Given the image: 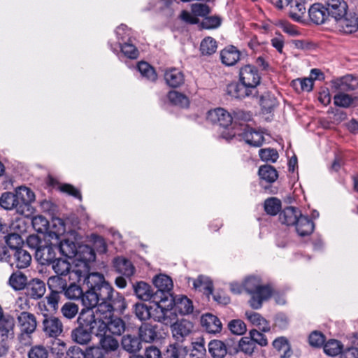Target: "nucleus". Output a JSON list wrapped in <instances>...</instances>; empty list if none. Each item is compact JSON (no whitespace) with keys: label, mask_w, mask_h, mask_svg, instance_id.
<instances>
[{"label":"nucleus","mask_w":358,"mask_h":358,"mask_svg":"<svg viewBox=\"0 0 358 358\" xmlns=\"http://www.w3.org/2000/svg\"><path fill=\"white\" fill-rule=\"evenodd\" d=\"M100 344L103 350L106 352L115 351L119 347L118 341L111 336H104L100 339Z\"/></svg>","instance_id":"nucleus-58"},{"label":"nucleus","mask_w":358,"mask_h":358,"mask_svg":"<svg viewBox=\"0 0 358 358\" xmlns=\"http://www.w3.org/2000/svg\"><path fill=\"white\" fill-rule=\"evenodd\" d=\"M169 101L177 106L185 108L189 106V99L182 93L177 91H171L168 94Z\"/></svg>","instance_id":"nucleus-51"},{"label":"nucleus","mask_w":358,"mask_h":358,"mask_svg":"<svg viewBox=\"0 0 358 358\" xmlns=\"http://www.w3.org/2000/svg\"><path fill=\"white\" fill-rule=\"evenodd\" d=\"M92 319L90 313H85L81 310L78 317V327L72 330L71 334V339L79 345H87L92 339V331L89 325H92Z\"/></svg>","instance_id":"nucleus-5"},{"label":"nucleus","mask_w":358,"mask_h":358,"mask_svg":"<svg viewBox=\"0 0 358 358\" xmlns=\"http://www.w3.org/2000/svg\"><path fill=\"white\" fill-rule=\"evenodd\" d=\"M82 311L85 313H90L91 315L92 319L90 322L92 324V325H89V329L91 330L92 333L97 336L103 337L106 336V332L108 331H109L108 320L96 317L94 311L91 310H82Z\"/></svg>","instance_id":"nucleus-14"},{"label":"nucleus","mask_w":358,"mask_h":358,"mask_svg":"<svg viewBox=\"0 0 358 358\" xmlns=\"http://www.w3.org/2000/svg\"><path fill=\"white\" fill-rule=\"evenodd\" d=\"M342 345L337 340H330L324 345V352L331 357L336 356L342 352Z\"/></svg>","instance_id":"nucleus-54"},{"label":"nucleus","mask_w":358,"mask_h":358,"mask_svg":"<svg viewBox=\"0 0 358 358\" xmlns=\"http://www.w3.org/2000/svg\"><path fill=\"white\" fill-rule=\"evenodd\" d=\"M192 280L194 289L204 290L208 294L212 293L213 284L209 278L200 275L196 279Z\"/></svg>","instance_id":"nucleus-52"},{"label":"nucleus","mask_w":358,"mask_h":358,"mask_svg":"<svg viewBox=\"0 0 358 358\" xmlns=\"http://www.w3.org/2000/svg\"><path fill=\"white\" fill-rule=\"evenodd\" d=\"M192 13L182 10L180 13V19L186 23L194 24L199 23L197 17H205L210 13L209 7L203 3H192L191 5Z\"/></svg>","instance_id":"nucleus-6"},{"label":"nucleus","mask_w":358,"mask_h":358,"mask_svg":"<svg viewBox=\"0 0 358 358\" xmlns=\"http://www.w3.org/2000/svg\"><path fill=\"white\" fill-rule=\"evenodd\" d=\"M48 286L50 291L62 293L66 287V280L60 277V275L51 276L48 280Z\"/></svg>","instance_id":"nucleus-44"},{"label":"nucleus","mask_w":358,"mask_h":358,"mask_svg":"<svg viewBox=\"0 0 358 358\" xmlns=\"http://www.w3.org/2000/svg\"><path fill=\"white\" fill-rule=\"evenodd\" d=\"M78 306L74 303L67 302L63 305L61 312L67 319L73 318L78 313Z\"/></svg>","instance_id":"nucleus-63"},{"label":"nucleus","mask_w":358,"mask_h":358,"mask_svg":"<svg viewBox=\"0 0 358 358\" xmlns=\"http://www.w3.org/2000/svg\"><path fill=\"white\" fill-rule=\"evenodd\" d=\"M259 155L262 161L274 163L278 159V153L273 148L260 149Z\"/></svg>","instance_id":"nucleus-60"},{"label":"nucleus","mask_w":358,"mask_h":358,"mask_svg":"<svg viewBox=\"0 0 358 358\" xmlns=\"http://www.w3.org/2000/svg\"><path fill=\"white\" fill-rule=\"evenodd\" d=\"M247 319L260 330L267 332L270 330V325L268 322L261 316L260 314L255 312H247L245 313Z\"/></svg>","instance_id":"nucleus-38"},{"label":"nucleus","mask_w":358,"mask_h":358,"mask_svg":"<svg viewBox=\"0 0 358 358\" xmlns=\"http://www.w3.org/2000/svg\"><path fill=\"white\" fill-rule=\"evenodd\" d=\"M20 200H18L15 193L5 192L1 194V208L6 210L15 208L18 213L27 215L26 211L20 208Z\"/></svg>","instance_id":"nucleus-21"},{"label":"nucleus","mask_w":358,"mask_h":358,"mask_svg":"<svg viewBox=\"0 0 358 358\" xmlns=\"http://www.w3.org/2000/svg\"><path fill=\"white\" fill-rule=\"evenodd\" d=\"M113 264L116 271L126 277H130L134 273V266L129 260L124 257L115 258Z\"/></svg>","instance_id":"nucleus-29"},{"label":"nucleus","mask_w":358,"mask_h":358,"mask_svg":"<svg viewBox=\"0 0 358 358\" xmlns=\"http://www.w3.org/2000/svg\"><path fill=\"white\" fill-rule=\"evenodd\" d=\"M82 303L85 307L83 310H91L97 306L99 302L95 290L89 289L85 293H83Z\"/></svg>","instance_id":"nucleus-41"},{"label":"nucleus","mask_w":358,"mask_h":358,"mask_svg":"<svg viewBox=\"0 0 358 358\" xmlns=\"http://www.w3.org/2000/svg\"><path fill=\"white\" fill-rule=\"evenodd\" d=\"M258 173L262 180L268 183L275 182L278 177L277 171L271 165L261 166Z\"/></svg>","instance_id":"nucleus-40"},{"label":"nucleus","mask_w":358,"mask_h":358,"mask_svg":"<svg viewBox=\"0 0 358 358\" xmlns=\"http://www.w3.org/2000/svg\"><path fill=\"white\" fill-rule=\"evenodd\" d=\"M83 292L81 287L75 283H71L69 287H66L64 291L65 296L72 300L80 299Z\"/></svg>","instance_id":"nucleus-61"},{"label":"nucleus","mask_w":358,"mask_h":358,"mask_svg":"<svg viewBox=\"0 0 358 358\" xmlns=\"http://www.w3.org/2000/svg\"><path fill=\"white\" fill-rule=\"evenodd\" d=\"M244 290L250 295L248 303L253 309H259L263 303L273 295V289L268 284H264L262 278L257 275H250L243 280Z\"/></svg>","instance_id":"nucleus-1"},{"label":"nucleus","mask_w":358,"mask_h":358,"mask_svg":"<svg viewBox=\"0 0 358 358\" xmlns=\"http://www.w3.org/2000/svg\"><path fill=\"white\" fill-rule=\"evenodd\" d=\"M302 1L294 0L293 4L290 6V17L295 21H301L306 13L305 4Z\"/></svg>","instance_id":"nucleus-39"},{"label":"nucleus","mask_w":358,"mask_h":358,"mask_svg":"<svg viewBox=\"0 0 358 358\" xmlns=\"http://www.w3.org/2000/svg\"><path fill=\"white\" fill-rule=\"evenodd\" d=\"M99 301H113L114 289L113 287L108 282H103L95 289Z\"/></svg>","instance_id":"nucleus-49"},{"label":"nucleus","mask_w":358,"mask_h":358,"mask_svg":"<svg viewBox=\"0 0 358 358\" xmlns=\"http://www.w3.org/2000/svg\"><path fill=\"white\" fill-rule=\"evenodd\" d=\"M113 301H101L99 302L94 314L96 317L105 320H110L113 317L114 307Z\"/></svg>","instance_id":"nucleus-28"},{"label":"nucleus","mask_w":358,"mask_h":358,"mask_svg":"<svg viewBox=\"0 0 358 358\" xmlns=\"http://www.w3.org/2000/svg\"><path fill=\"white\" fill-rule=\"evenodd\" d=\"M242 131L238 135L243 139L246 143L254 146L260 147L265 141L263 133L255 130L248 125L241 129Z\"/></svg>","instance_id":"nucleus-10"},{"label":"nucleus","mask_w":358,"mask_h":358,"mask_svg":"<svg viewBox=\"0 0 358 358\" xmlns=\"http://www.w3.org/2000/svg\"><path fill=\"white\" fill-rule=\"evenodd\" d=\"M308 15L312 22L317 24H322L328 17V13L323 5L315 3L308 10Z\"/></svg>","instance_id":"nucleus-23"},{"label":"nucleus","mask_w":358,"mask_h":358,"mask_svg":"<svg viewBox=\"0 0 358 358\" xmlns=\"http://www.w3.org/2000/svg\"><path fill=\"white\" fill-rule=\"evenodd\" d=\"M153 283L157 288L156 292H160L163 294V296L171 295L169 292L173 288V282L170 277L166 275H159L154 278Z\"/></svg>","instance_id":"nucleus-25"},{"label":"nucleus","mask_w":358,"mask_h":358,"mask_svg":"<svg viewBox=\"0 0 358 358\" xmlns=\"http://www.w3.org/2000/svg\"><path fill=\"white\" fill-rule=\"evenodd\" d=\"M25 290L27 296L29 298L39 299L45 294L46 287L43 281L38 278H34L27 282Z\"/></svg>","instance_id":"nucleus-16"},{"label":"nucleus","mask_w":358,"mask_h":358,"mask_svg":"<svg viewBox=\"0 0 358 358\" xmlns=\"http://www.w3.org/2000/svg\"><path fill=\"white\" fill-rule=\"evenodd\" d=\"M170 325L173 337L176 340H180L187 336L193 329V324L187 320H182Z\"/></svg>","instance_id":"nucleus-19"},{"label":"nucleus","mask_w":358,"mask_h":358,"mask_svg":"<svg viewBox=\"0 0 358 358\" xmlns=\"http://www.w3.org/2000/svg\"><path fill=\"white\" fill-rule=\"evenodd\" d=\"M139 337L146 343L154 341L157 337L156 327L150 324H143L139 328Z\"/></svg>","instance_id":"nucleus-35"},{"label":"nucleus","mask_w":358,"mask_h":358,"mask_svg":"<svg viewBox=\"0 0 358 358\" xmlns=\"http://www.w3.org/2000/svg\"><path fill=\"white\" fill-rule=\"evenodd\" d=\"M297 234L300 236H306L310 235L314 230V224L308 217L301 215L295 224Z\"/></svg>","instance_id":"nucleus-33"},{"label":"nucleus","mask_w":358,"mask_h":358,"mask_svg":"<svg viewBox=\"0 0 358 358\" xmlns=\"http://www.w3.org/2000/svg\"><path fill=\"white\" fill-rule=\"evenodd\" d=\"M58 248L62 255L69 258L75 257L78 250L75 243L69 239L61 241Z\"/></svg>","instance_id":"nucleus-42"},{"label":"nucleus","mask_w":358,"mask_h":358,"mask_svg":"<svg viewBox=\"0 0 358 358\" xmlns=\"http://www.w3.org/2000/svg\"><path fill=\"white\" fill-rule=\"evenodd\" d=\"M48 227V241L55 240L56 243H58L61 236L66 232V227L64 220L59 217H53Z\"/></svg>","instance_id":"nucleus-18"},{"label":"nucleus","mask_w":358,"mask_h":358,"mask_svg":"<svg viewBox=\"0 0 358 358\" xmlns=\"http://www.w3.org/2000/svg\"><path fill=\"white\" fill-rule=\"evenodd\" d=\"M15 319L8 315L1 313V342L7 341L4 345H1V348L6 352L9 348V343L14 338Z\"/></svg>","instance_id":"nucleus-7"},{"label":"nucleus","mask_w":358,"mask_h":358,"mask_svg":"<svg viewBox=\"0 0 358 358\" xmlns=\"http://www.w3.org/2000/svg\"><path fill=\"white\" fill-rule=\"evenodd\" d=\"M187 354V348L178 343L169 345L166 350L167 358H185Z\"/></svg>","instance_id":"nucleus-45"},{"label":"nucleus","mask_w":358,"mask_h":358,"mask_svg":"<svg viewBox=\"0 0 358 358\" xmlns=\"http://www.w3.org/2000/svg\"><path fill=\"white\" fill-rule=\"evenodd\" d=\"M341 30L345 33L350 34L358 29V19L355 15H345L341 20H337Z\"/></svg>","instance_id":"nucleus-31"},{"label":"nucleus","mask_w":358,"mask_h":358,"mask_svg":"<svg viewBox=\"0 0 358 358\" xmlns=\"http://www.w3.org/2000/svg\"><path fill=\"white\" fill-rule=\"evenodd\" d=\"M207 120L213 123H217L221 127H227L232 123L233 117L226 110L217 108L209 110L207 113Z\"/></svg>","instance_id":"nucleus-12"},{"label":"nucleus","mask_w":358,"mask_h":358,"mask_svg":"<svg viewBox=\"0 0 358 358\" xmlns=\"http://www.w3.org/2000/svg\"><path fill=\"white\" fill-rule=\"evenodd\" d=\"M83 358H103L102 349L98 346H90L83 350Z\"/></svg>","instance_id":"nucleus-64"},{"label":"nucleus","mask_w":358,"mask_h":358,"mask_svg":"<svg viewBox=\"0 0 358 358\" xmlns=\"http://www.w3.org/2000/svg\"><path fill=\"white\" fill-rule=\"evenodd\" d=\"M71 266L70 262L64 259H56L52 263V269L54 271L60 275H66L71 273Z\"/></svg>","instance_id":"nucleus-47"},{"label":"nucleus","mask_w":358,"mask_h":358,"mask_svg":"<svg viewBox=\"0 0 358 358\" xmlns=\"http://www.w3.org/2000/svg\"><path fill=\"white\" fill-rule=\"evenodd\" d=\"M159 298V301H153L150 306L151 314L155 321L166 325L171 324L176 319L177 314L173 310L174 300L172 295Z\"/></svg>","instance_id":"nucleus-4"},{"label":"nucleus","mask_w":358,"mask_h":358,"mask_svg":"<svg viewBox=\"0 0 358 358\" xmlns=\"http://www.w3.org/2000/svg\"><path fill=\"white\" fill-rule=\"evenodd\" d=\"M358 87V79L351 75L345 76L332 82V88L337 92H348Z\"/></svg>","instance_id":"nucleus-20"},{"label":"nucleus","mask_w":358,"mask_h":358,"mask_svg":"<svg viewBox=\"0 0 358 358\" xmlns=\"http://www.w3.org/2000/svg\"><path fill=\"white\" fill-rule=\"evenodd\" d=\"M281 208V201L276 197H270L264 201L265 211L271 215H275Z\"/></svg>","instance_id":"nucleus-53"},{"label":"nucleus","mask_w":358,"mask_h":358,"mask_svg":"<svg viewBox=\"0 0 358 358\" xmlns=\"http://www.w3.org/2000/svg\"><path fill=\"white\" fill-rule=\"evenodd\" d=\"M58 243L51 242L48 245H43L40 248L35 251V257L36 260L42 265L52 264L55 260L56 252Z\"/></svg>","instance_id":"nucleus-9"},{"label":"nucleus","mask_w":358,"mask_h":358,"mask_svg":"<svg viewBox=\"0 0 358 358\" xmlns=\"http://www.w3.org/2000/svg\"><path fill=\"white\" fill-rule=\"evenodd\" d=\"M208 352L214 358H223L227 353L225 343L220 340H213L209 342Z\"/></svg>","instance_id":"nucleus-34"},{"label":"nucleus","mask_w":358,"mask_h":358,"mask_svg":"<svg viewBox=\"0 0 358 358\" xmlns=\"http://www.w3.org/2000/svg\"><path fill=\"white\" fill-rule=\"evenodd\" d=\"M94 250L87 245H80L75 256V266L71 273L69 278L72 280L80 281L83 276H85L90 271V263L95 260Z\"/></svg>","instance_id":"nucleus-3"},{"label":"nucleus","mask_w":358,"mask_h":358,"mask_svg":"<svg viewBox=\"0 0 358 358\" xmlns=\"http://www.w3.org/2000/svg\"><path fill=\"white\" fill-rule=\"evenodd\" d=\"M83 279L84 282L87 285L90 289L95 290L99 286H101L103 282H106L104 277L102 274L99 273H91L87 274L85 276H83L81 280Z\"/></svg>","instance_id":"nucleus-37"},{"label":"nucleus","mask_w":358,"mask_h":358,"mask_svg":"<svg viewBox=\"0 0 358 358\" xmlns=\"http://www.w3.org/2000/svg\"><path fill=\"white\" fill-rule=\"evenodd\" d=\"M238 347L241 351L248 355L252 354L256 348L250 335L240 339Z\"/></svg>","instance_id":"nucleus-59"},{"label":"nucleus","mask_w":358,"mask_h":358,"mask_svg":"<svg viewBox=\"0 0 358 358\" xmlns=\"http://www.w3.org/2000/svg\"><path fill=\"white\" fill-rule=\"evenodd\" d=\"M164 79L167 85L170 87H178L184 83L185 76L180 70L171 68L166 71Z\"/></svg>","instance_id":"nucleus-24"},{"label":"nucleus","mask_w":358,"mask_h":358,"mask_svg":"<svg viewBox=\"0 0 358 358\" xmlns=\"http://www.w3.org/2000/svg\"><path fill=\"white\" fill-rule=\"evenodd\" d=\"M239 77L241 84L230 85L228 92L233 97L243 99L251 94L250 90H254L259 84L261 77L257 69L250 64L240 69Z\"/></svg>","instance_id":"nucleus-2"},{"label":"nucleus","mask_w":358,"mask_h":358,"mask_svg":"<svg viewBox=\"0 0 358 358\" xmlns=\"http://www.w3.org/2000/svg\"><path fill=\"white\" fill-rule=\"evenodd\" d=\"M134 292L137 297L143 301H159V298L163 297L162 292H154L151 287L144 282H138L134 286Z\"/></svg>","instance_id":"nucleus-11"},{"label":"nucleus","mask_w":358,"mask_h":358,"mask_svg":"<svg viewBox=\"0 0 358 358\" xmlns=\"http://www.w3.org/2000/svg\"><path fill=\"white\" fill-rule=\"evenodd\" d=\"M326 6L328 15L336 22L347 15L348 5L343 0H327Z\"/></svg>","instance_id":"nucleus-13"},{"label":"nucleus","mask_w":358,"mask_h":358,"mask_svg":"<svg viewBox=\"0 0 358 358\" xmlns=\"http://www.w3.org/2000/svg\"><path fill=\"white\" fill-rule=\"evenodd\" d=\"M176 0H151L149 3L148 10L155 9V10L163 11L166 16H171L173 14V5Z\"/></svg>","instance_id":"nucleus-27"},{"label":"nucleus","mask_w":358,"mask_h":358,"mask_svg":"<svg viewBox=\"0 0 358 358\" xmlns=\"http://www.w3.org/2000/svg\"><path fill=\"white\" fill-rule=\"evenodd\" d=\"M122 345L125 350L130 352H136L141 348L139 340L136 337L131 335L123 336Z\"/></svg>","instance_id":"nucleus-50"},{"label":"nucleus","mask_w":358,"mask_h":358,"mask_svg":"<svg viewBox=\"0 0 358 358\" xmlns=\"http://www.w3.org/2000/svg\"><path fill=\"white\" fill-rule=\"evenodd\" d=\"M273 346L279 352L280 357L287 358L290 357V347L285 337H279L275 339L273 342Z\"/></svg>","instance_id":"nucleus-46"},{"label":"nucleus","mask_w":358,"mask_h":358,"mask_svg":"<svg viewBox=\"0 0 358 358\" xmlns=\"http://www.w3.org/2000/svg\"><path fill=\"white\" fill-rule=\"evenodd\" d=\"M301 213L297 208L290 206L285 208L280 214V220L287 225H295Z\"/></svg>","instance_id":"nucleus-26"},{"label":"nucleus","mask_w":358,"mask_h":358,"mask_svg":"<svg viewBox=\"0 0 358 358\" xmlns=\"http://www.w3.org/2000/svg\"><path fill=\"white\" fill-rule=\"evenodd\" d=\"M43 331L50 336L56 338L63 331V324L61 320L55 317H46L43 322Z\"/></svg>","instance_id":"nucleus-17"},{"label":"nucleus","mask_w":358,"mask_h":358,"mask_svg":"<svg viewBox=\"0 0 358 358\" xmlns=\"http://www.w3.org/2000/svg\"><path fill=\"white\" fill-rule=\"evenodd\" d=\"M19 325L22 334L20 335V340L22 341L24 336H29L36 330L37 322L36 317L28 312L23 311L17 317Z\"/></svg>","instance_id":"nucleus-8"},{"label":"nucleus","mask_w":358,"mask_h":358,"mask_svg":"<svg viewBox=\"0 0 358 358\" xmlns=\"http://www.w3.org/2000/svg\"><path fill=\"white\" fill-rule=\"evenodd\" d=\"M137 69L141 76L150 81L157 80V76L154 69L147 62H141L137 65Z\"/></svg>","instance_id":"nucleus-48"},{"label":"nucleus","mask_w":358,"mask_h":358,"mask_svg":"<svg viewBox=\"0 0 358 358\" xmlns=\"http://www.w3.org/2000/svg\"><path fill=\"white\" fill-rule=\"evenodd\" d=\"M334 104L339 107H349L353 102V98L344 92H338L334 97Z\"/></svg>","instance_id":"nucleus-56"},{"label":"nucleus","mask_w":358,"mask_h":358,"mask_svg":"<svg viewBox=\"0 0 358 358\" xmlns=\"http://www.w3.org/2000/svg\"><path fill=\"white\" fill-rule=\"evenodd\" d=\"M173 310L181 315H187L192 313L194 307L192 302L185 296H180L174 299Z\"/></svg>","instance_id":"nucleus-30"},{"label":"nucleus","mask_w":358,"mask_h":358,"mask_svg":"<svg viewBox=\"0 0 358 358\" xmlns=\"http://www.w3.org/2000/svg\"><path fill=\"white\" fill-rule=\"evenodd\" d=\"M48 350L41 345L32 347L28 352V358H48Z\"/></svg>","instance_id":"nucleus-62"},{"label":"nucleus","mask_w":358,"mask_h":358,"mask_svg":"<svg viewBox=\"0 0 358 358\" xmlns=\"http://www.w3.org/2000/svg\"><path fill=\"white\" fill-rule=\"evenodd\" d=\"M15 194L20 200V208L26 211V214H27L26 216H29L32 213L30 203L35 200L34 193L26 187H20Z\"/></svg>","instance_id":"nucleus-15"},{"label":"nucleus","mask_w":358,"mask_h":358,"mask_svg":"<svg viewBox=\"0 0 358 358\" xmlns=\"http://www.w3.org/2000/svg\"><path fill=\"white\" fill-rule=\"evenodd\" d=\"M220 57L224 64L233 66L239 60L240 52L235 47L230 46L221 51Z\"/></svg>","instance_id":"nucleus-32"},{"label":"nucleus","mask_w":358,"mask_h":358,"mask_svg":"<svg viewBox=\"0 0 358 358\" xmlns=\"http://www.w3.org/2000/svg\"><path fill=\"white\" fill-rule=\"evenodd\" d=\"M14 256L15 257L16 266L19 268H25L29 266L31 257L30 254L24 249L18 248L15 250Z\"/></svg>","instance_id":"nucleus-43"},{"label":"nucleus","mask_w":358,"mask_h":358,"mask_svg":"<svg viewBox=\"0 0 358 358\" xmlns=\"http://www.w3.org/2000/svg\"><path fill=\"white\" fill-rule=\"evenodd\" d=\"M109 331L113 334L120 335L125 329V325L122 320L112 317L108 320Z\"/></svg>","instance_id":"nucleus-55"},{"label":"nucleus","mask_w":358,"mask_h":358,"mask_svg":"<svg viewBox=\"0 0 358 358\" xmlns=\"http://www.w3.org/2000/svg\"><path fill=\"white\" fill-rule=\"evenodd\" d=\"M201 323L202 327L211 334L218 333L222 329V323L219 318L210 313L202 315Z\"/></svg>","instance_id":"nucleus-22"},{"label":"nucleus","mask_w":358,"mask_h":358,"mask_svg":"<svg viewBox=\"0 0 358 358\" xmlns=\"http://www.w3.org/2000/svg\"><path fill=\"white\" fill-rule=\"evenodd\" d=\"M200 50L203 55H211L217 50V43L213 38L206 37L201 41Z\"/></svg>","instance_id":"nucleus-57"},{"label":"nucleus","mask_w":358,"mask_h":358,"mask_svg":"<svg viewBox=\"0 0 358 358\" xmlns=\"http://www.w3.org/2000/svg\"><path fill=\"white\" fill-rule=\"evenodd\" d=\"M27 282V276L20 271L13 273L8 280L9 285L15 290L24 289Z\"/></svg>","instance_id":"nucleus-36"}]
</instances>
